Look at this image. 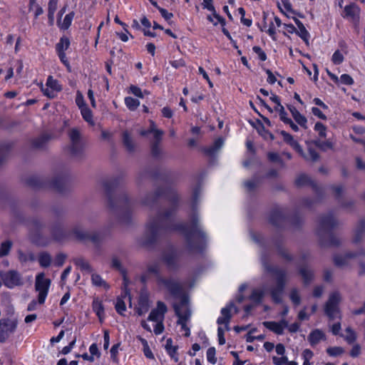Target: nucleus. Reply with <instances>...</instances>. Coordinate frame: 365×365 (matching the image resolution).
<instances>
[{
	"mask_svg": "<svg viewBox=\"0 0 365 365\" xmlns=\"http://www.w3.org/2000/svg\"><path fill=\"white\" fill-rule=\"evenodd\" d=\"M244 185L247 190L251 192L253 191L258 186L259 180L256 178H254L252 180L245 182Z\"/></svg>",
	"mask_w": 365,
	"mask_h": 365,
	"instance_id": "4d7b16f0",
	"label": "nucleus"
},
{
	"mask_svg": "<svg viewBox=\"0 0 365 365\" xmlns=\"http://www.w3.org/2000/svg\"><path fill=\"white\" fill-rule=\"evenodd\" d=\"M95 220L92 218H88L84 221L83 226L76 225L73 227L70 234L73 235L76 239L81 242L91 241L94 244H98L101 242L100 234L96 231H90L84 227H88L93 224ZM51 234L56 241H63L66 240L69 235L67 233L61 224H56L51 227Z\"/></svg>",
	"mask_w": 365,
	"mask_h": 365,
	"instance_id": "20e7f679",
	"label": "nucleus"
},
{
	"mask_svg": "<svg viewBox=\"0 0 365 365\" xmlns=\"http://www.w3.org/2000/svg\"><path fill=\"white\" fill-rule=\"evenodd\" d=\"M180 302L179 304H175L173 305V308L175 309V306H178L180 308V310L183 312L186 309H188L187 304H188V298L185 294L180 295Z\"/></svg>",
	"mask_w": 365,
	"mask_h": 365,
	"instance_id": "6e6d98bb",
	"label": "nucleus"
},
{
	"mask_svg": "<svg viewBox=\"0 0 365 365\" xmlns=\"http://www.w3.org/2000/svg\"><path fill=\"white\" fill-rule=\"evenodd\" d=\"M74 264L78 267L81 271L91 273L93 268L90 265L89 262L83 257H78L73 259Z\"/></svg>",
	"mask_w": 365,
	"mask_h": 365,
	"instance_id": "bb28decb",
	"label": "nucleus"
},
{
	"mask_svg": "<svg viewBox=\"0 0 365 365\" xmlns=\"http://www.w3.org/2000/svg\"><path fill=\"white\" fill-rule=\"evenodd\" d=\"M314 130L319 133L320 137H326V127L322 123H316Z\"/></svg>",
	"mask_w": 365,
	"mask_h": 365,
	"instance_id": "69168bd1",
	"label": "nucleus"
},
{
	"mask_svg": "<svg viewBox=\"0 0 365 365\" xmlns=\"http://www.w3.org/2000/svg\"><path fill=\"white\" fill-rule=\"evenodd\" d=\"M67 256L66 255L63 253H58L55 258L54 260V265L57 267H61L65 262V260L66 259Z\"/></svg>",
	"mask_w": 365,
	"mask_h": 365,
	"instance_id": "e2e57ef3",
	"label": "nucleus"
},
{
	"mask_svg": "<svg viewBox=\"0 0 365 365\" xmlns=\"http://www.w3.org/2000/svg\"><path fill=\"white\" fill-rule=\"evenodd\" d=\"M341 300L339 292H334L329 295L324 307L326 315L331 320H334L336 317L339 312V303Z\"/></svg>",
	"mask_w": 365,
	"mask_h": 365,
	"instance_id": "f8f14e48",
	"label": "nucleus"
},
{
	"mask_svg": "<svg viewBox=\"0 0 365 365\" xmlns=\"http://www.w3.org/2000/svg\"><path fill=\"white\" fill-rule=\"evenodd\" d=\"M252 50L255 53H257L258 55L259 58L261 61H266L267 55L259 46H255L252 48Z\"/></svg>",
	"mask_w": 365,
	"mask_h": 365,
	"instance_id": "774afa93",
	"label": "nucleus"
},
{
	"mask_svg": "<svg viewBox=\"0 0 365 365\" xmlns=\"http://www.w3.org/2000/svg\"><path fill=\"white\" fill-rule=\"evenodd\" d=\"M147 271L149 274H153L155 276L156 282L158 277L162 276L160 274V264L158 263H152L148 265Z\"/></svg>",
	"mask_w": 365,
	"mask_h": 365,
	"instance_id": "49530a36",
	"label": "nucleus"
},
{
	"mask_svg": "<svg viewBox=\"0 0 365 365\" xmlns=\"http://www.w3.org/2000/svg\"><path fill=\"white\" fill-rule=\"evenodd\" d=\"M125 104L126 105L129 110H135L139 106L140 102L138 100L133 98L132 97H125Z\"/></svg>",
	"mask_w": 365,
	"mask_h": 365,
	"instance_id": "a18cd8bd",
	"label": "nucleus"
},
{
	"mask_svg": "<svg viewBox=\"0 0 365 365\" xmlns=\"http://www.w3.org/2000/svg\"><path fill=\"white\" fill-rule=\"evenodd\" d=\"M68 137L70 139L71 153L76 158H81L83 154L84 143L82 140V135L80 130L73 128L68 131Z\"/></svg>",
	"mask_w": 365,
	"mask_h": 365,
	"instance_id": "0eeeda50",
	"label": "nucleus"
},
{
	"mask_svg": "<svg viewBox=\"0 0 365 365\" xmlns=\"http://www.w3.org/2000/svg\"><path fill=\"white\" fill-rule=\"evenodd\" d=\"M234 307L232 303L224 307L221 310L222 317H219L217 320L218 324H225L226 329L229 330L228 324L231 319L232 315L230 314L232 308Z\"/></svg>",
	"mask_w": 365,
	"mask_h": 365,
	"instance_id": "6ab92c4d",
	"label": "nucleus"
},
{
	"mask_svg": "<svg viewBox=\"0 0 365 365\" xmlns=\"http://www.w3.org/2000/svg\"><path fill=\"white\" fill-rule=\"evenodd\" d=\"M70 46V40L68 37L63 36L61 38L59 42L56 45L57 52H64Z\"/></svg>",
	"mask_w": 365,
	"mask_h": 365,
	"instance_id": "58836bf2",
	"label": "nucleus"
},
{
	"mask_svg": "<svg viewBox=\"0 0 365 365\" xmlns=\"http://www.w3.org/2000/svg\"><path fill=\"white\" fill-rule=\"evenodd\" d=\"M12 246V242L9 240L3 242L0 246V257H4L9 255Z\"/></svg>",
	"mask_w": 365,
	"mask_h": 365,
	"instance_id": "09e8293b",
	"label": "nucleus"
},
{
	"mask_svg": "<svg viewBox=\"0 0 365 365\" xmlns=\"http://www.w3.org/2000/svg\"><path fill=\"white\" fill-rule=\"evenodd\" d=\"M269 222L276 227H284L287 222H289L295 227H299L302 224L303 219L297 214L288 217L287 210L277 207L271 211Z\"/></svg>",
	"mask_w": 365,
	"mask_h": 365,
	"instance_id": "423d86ee",
	"label": "nucleus"
},
{
	"mask_svg": "<svg viewBox=\"0 0 365 365\" xmlns=\"http://www.w3.org/2000/svg\"><path fill=\"white\" fill-rule=\"evenodd\" d=\"M139 307L137 309V313L138 315H143L148 311L149 304L148 299L145 297H141L139 300Z\"/></svg>",
	"mask_w": 365,
	"mask_h": 365,
	"instance_id": "4c0bfd02",
	"label": "nucleus"
},
{
	"mask_svg": "<svg viewBox=\"0 0 365 365\" xmlns=\"http://www.w3.org/2000/svg\"><path fill=\"white\" fill-rule=\"evenodd\" d=\"M167 311L168 308L165 304L163 302L158 301L157 302V307L150 312L148 319L153 322L163 321L165 314Z\"/></svg>",
	"mask_w": 365,
	"mask_h": 365,
	"instance_id": "2eb2a0df",
	"label": "nucleus"
},
{
	"mask_svg": "<svg viewBox=\"0 0 365 365\" xmlns=\"http://www.w3.org/2000/svg\"><path fill=\"white\" fill-rule=\"evenodd\" d=\"M38 260L41 267H48L51 264L52 257L48 252H42L39 253Z\"/></svg>",
	"mask_w": 365,
	"mask_h": 365,
	"instance_id": "473e14b6",
	"label": "nucleus"
},
{
	"mask_svg": "<svg viewBox=\"0 0 365 365\" xmlns=\"http://www.w3.org/2000/svg\"><path fill=\"white\" fill-rule=\"evenodd\" d=\"M93 310L98 317L100 322H102L105 316L104 307L102 302L98 299H94L93 302Z\"/></svg>",
	"mask_w": 365,
	"mask_h": 365,
	"instance_id": "7c9ffc66",
	"label": "nucleus"
},
{
	"mask_svg": "<svg viewBox=\"0 0 365 365\" xmlns=\"http://www.w3.org/2000/svg\"><path fill=\"white\" fill-rule=\"evenodd\" d=\"M175 314L178 317V320L177 322L178 324L180 325L181 328L185 331L188 328L186 325V322L190 317V309H186L182 312L178 306H175Z\"/></svg>",
	"mask_w": 365,
	"mask_h": 365,
	"instance_id": "f3484780",
	"label": "nucleus"
},
{
	"mask_svg": "<svg viewBox=\"0 0 365 365\" xmlns=\"http://www.w3.org/2000/svg\"><path fill=\"white\" fill-rule=\"evenodd\" d=\"M18 257L20 262H26L28 261L34 262L36 260V257L34 253L29 252L27 253L21 250L18 251Z\"/></svg>",
	"mask_w": 365,
	"mask_h": 365,
	"instance_id": "79ce46f5",
	"label": "nucleus"
},
{
	"mask_svg": "<svg viewBox=\"0 0 365 365\" xmlns=\"http://www.w3.org/2000/svg\"><path fill=\"white\" fill-rule=\"evenodd\" d=\"M326 339L325 334L320 329H314L308 336V341L312 346H316L322 340Z\"/></svg>",
	"mask_w": 365,
	"mask_h": 365,
	"instance_id": "412c9836",
	"label": "nucleus"
},
{
	"mask_svg": "<svg viewBox=\"0 0 365 365\" xmlns=\"http://www.w3.org/2000/svg\"><path fill=\"white\" fill-rule=\"evenodd\" d=\"M202 6L204 9H207L212 12V14L216 12L215 8L213 5V0H203Z\"/></svg>",
	"mask_w": 365,
	"mask_h": 365,
	"instance_id": "052dcab7",
	"label": "nucleus"
},
{
	"mask_svg": "<svg viewBox=\"0 0 365 365\" xmlns=\"http://www.w3.org/2000/svg\"><path fill=\"white\" fill-rule=\"evenodd\" d=\"M29 226L30 231L37 235L44 227V224L41 220L34 218L30 221Z\"/></svg>",
	"mask_w": 365,
	"mask_h": 365,
	"instance_id": "c756f323",
	"label": "nucleus"
},
{
	"mask_svg": "<svg viewBox=\"0 0 365 365\" xmlns=\"http://www.w3.org/2000/svg\"><path fill=\"white\" fill-rule=\"evenodd\" d=\"M223 145V140L219 138L215 140L213 144L204 149L205 154L212 156L214 155Z\"/></svg>",
	"mask_w": 365,
	"mask_h": 365,
	"instance_id": "b1692460",
	"label": "nucleus"
},
{
	"mask_svg": "<svg viewBox=\"0 0 365 365\" xmlns=\"http://www.w3.org/2000/svg\"><path fill=\"white\" fill-rule=\"evenodd\" d=\"M157 284L160 287L166 289L171 295L174 297H180L182 292V287L181 284L173 277H164L159 276Z\"/></svg>",
	"mask_w": 365,
	"mask_h": 365,
	"instance_id": "1a4fd4ad",
	"label": "nucleus"
},
{
	"mask_svg": "<svg viewBox=\"0 0 365 365\" xmlns=\"http://www.w3.org/2000/svg\"><path fill=\"white\" fill-rule=\"evenodd\" d=\"M81 113L83 118L90 123L91 125H93L94 122L93 120V113L91 109L88 106H83L81 109Z\"/></svg>",
	"mask_w": 365,
	"mask_h": 365,
	"instance_id": "a19ab883",
	"label": "nucleus"
},
{
	"mask_svg": "<svg viewBox=\"0 0 365 365\" xmlns=\"http://www.w3.org/2000/svg\"><path fill=\"white\" fill-rule=\"evenodd\" d=\"M122 141L123 145L128 152L133 153L135 151V143L133 140V138L130 132H128V130H125L123 132Z\"/></svg>",
	"mask_w": 365,
	"mask_h": 365,
	"instance_id": "5701e85b",
	"label": "nucleus"
},
{
	"mask_svg": "<svg viewBox=\"0 0 365 365\" xmlns=\"http://www.w3.org/2000/svg\"><path fill=\"white\" fill-rule=\"evenodd\" d=\"M264 327L269 329L277 334H282V327H281V324H278L276 322H264L262 323Z\"/></svg>",
	"mask_w": 365,
	"mask_h": 365,
	"instance_id": "e433bc0d",
	"label": "nucleus"
},
{
	"mask_svg": "<svg viewBox=\"0 0 365 365\" xmlns=\"http://www.w3.org/2000/svg\"><path fill=\"white\" fill-rule=\"evenodd\" d=\"M126 294L127 293L125 294L124 297H118L115 304L116 312L121 315L123 314V312L126 309L125 303L123 299V297H125Z\"/></svg>",
	"mask_w": 365,
	"mask_h": 365,
	"instance_id": "c03bdc74",
	"label": "nucleus"
},
{
	"mask_svg": "<svg viewBox=\"0 0 365 365\" xmlns=\"http://www.w3.org/2000/svg\"><path fill=\"white\" fill-rule=\"evenodd\" d=\"M287 108L289 110V111L291 112L292 117L294 118L295 121L300 126H302V128L306 129L307 128V118L303 115H302L294 106H288Z\"/></svg>",
	"mask_w": 365,
	"mask_h": 365,
	"instance_id": "4be33fe9",
	"label": "nucleus"
},
{
	"mask_svg": "<svg viewBox=\"0 0 365 365\" xmlns=\"http://www.w3.org/2000/svg\"><path fill=\"white\" fill-rule=\"evenodd\" d=\"M365 234V219H361L354 231L353 242L355 244L361 242Z\"/></svg>",
	"mask_w": 365,
	"mask_h": 365,
	"instance_id": "a211bd4d",
	"label": "nucleus"
},
{
	"mask_svg": "<svg viewBox=\"0 0 365 365\" xmlns=\"http://www.w3.org/2000/svg\"><path fill=\"white\" fill-rule=\"evenodd\" d=\"M165 349L170 357L173 359L175 362H178L179 360L178 357L177 356L178 347L173 346V341L171 339H168L166 340Z\"/></svg>",
	"mask_w": 365,
	"mask_h": 365,
	"instance_id": "f704fd0d",
	"label": "nucleus"
},
{
	"mask_svg": "<svg viewBox=\"0 0 365 365\" xmlns=\"http://www.w3.org/2000/svg\"><path fill=\"white\" fill-rule=\"evenodd\" d=\"M360 256L365 257L364 248H360L356 252H349L344 255H336L334 257V262L336 266L344 267L349 265L350 259Z\"/></svg>",
	"mask_w": 365,
	"mask_h": 365,
	"instance_id": "4468645a",
	"label": "nucleus"
},
{
	"mask_svg": "<svg viewBox=\"0 0 365 365\" xmlns=\"http://www.w3.org/2000/svg\"><path fill=\"white\" fill-rule=\"evenodd\" d=\"M295 184L297 187L310 185L317 193H321L322 188L318 186L317 182L313 181L308 175L305 174L299 175L298 178L295 180Z\"/></svg>",
	"mask_w": 365,
	"mask_h": 365,
	"instance_id": "dca6fc26",
	"label": "nucleus"
},
{
	"mask_svg": "<svg viewBox=\"0 0 365 365\" xmlns=\"http://www.w3.org/2000/svg\"><path fill=\"white\" fill-rule=\"evenodd\" d=\"M344 349L340 346L329 347L327 349V354L331 356H336L344 353Z\"/></svg>",
	"mask_w": 365,
	"mask_h": 365,
	"instance_id": "5fc2aeb1",
	"label": "nucleus"
},
{
	"mask_svg": "<svg viewBox=\"0 0 365 365\" xmlns=\"http://www.w3.org/2000/svg\"><path fill=\"white\" fill-rule=\"evenodd\" d=\"M29 186L33 188H41L46 187V182L37 176H31L26 180Z\"/></svg>",
	"mask_w": 365,
	"mask_h": 365,
	"instance_id": "cd10ccee",
	"label": "nucleus"
},
{
	"mask_svg": "<svg viewBox=\"0 0 365 365\" xmlns=\"http://www.w3.org/2000/svg\"><path fill=\"white\" fill-rule=\"evenodd\" d=\"M276 247L278 250L279 254L286 259L287 260H292V257L288 254V252L285 250L284 247H282L280 245L278 244V242H276Z\"/></svg>",
	"mask_w": 365,
	"mask_h": 365,
	"instance_id": "338daca9",
	"label": "nucleus"
},
{
	"mask_svg": "<svg viewBox=\"0 0 365 365\" xmlns=\"http://www.w3.org/2000/svg\"><path fill=\"white\" fill-rule=\"evenodd\" d=\"M268 159L272 162L279 163L282 166H284V164L279 157V154L277 153H269L267 154Z\"/></svg>",
	"mask_w": 365,
	"mask_h": 365,
	"instance_id": "0e129e2a",
	"label": "nucleus"
},
{
	"mask_svg": "<svg viewBox=\"0 0 365 365\" xmlns=\"http://www.w3.org/2000/svg\"><path fill=\"white\" fill-rule=\"evenodd\" d=\"M331 60L335 65H339L343 62L344 56L342 53L337 50L334 53Z\"/></svg>",
	"mask_w": 365,
	"mask_h": 365,
	"instance_id": "680f3d73",
	"label": "nucleus"
},
{
	"mask_svg": "<svg viewBox=\"0 0 365 365\" xmlns=\"http://www.w3.org/2000/svg\"><path fill=\"white\" fill-rule=\"evenodd\" d=\"M289 297L294 304L297 306L301 303V297L297 289H292L291 290Z\"/></svg>",
	"mask_w": 365,
	"mask_h": 365,
	"instance_id": "864d4df0",
	"label": "nucleus"
},
{
	"mask_svg": "<svg viewBox=\"0 0 365 365\" xmlns=\"http://www.w3.org/2000/svg\"><path fill=\"white\" fill-rule=\"evenodd\" d=\"M281 135L283 137V140L287 144H289L292 148H293L297 153L300 155H303V149L302 146L299 144L297 141H296L293 136L289 133H287L284 130H282L280 132Z\"/></svg>",
	"mask_w": 365,
	"mask_h": 365,
	"instance_id": "aec40b11",
	"label": "nucleus"
},
{
	"mask_svg": "<svg viewBox=\"0 0 365 365\" xmlns=\"http://www.w3.org/2000/svg\"><path fill=\"white\" fill-rule=\"evenodd\" d=\"M51 285V280L45 278L44 273H39L36 277L35 289L38 292V302L41 304L45 302L48 289Z\"/></svg>",
	"mask_w": 365,
	"mask_h": 365,
	"instance_id": "9d476101",
	"label": "nucleus"
},
{
	"mask_svg": "<svg viewBox=\"0 0 365 365\" xmlns=\"http://www.w3.org/2000/svg\"><path fill=\"white\" fill-rule=\"evenodd\" d=\"M200 192L201 187L198 185L193 190V213L190 217L188 223L177 222L175 220L179 196L174 189L158 187L153 192L145 195L142 198L141 202L151 210L158 204L159 199L162 197L170 202V206L168 208L159 210L155 215L149 216L142 238L143 244L145 245H153L165 234L173 231H179L184 235L188 248L191 251H202L205 246L207 237L201 229L199 215L195 210Z\"/></svg>",
	"mask_w": 365,
	"mask_h": 365,
	"instance_id": "f257e3e1",
	"label": "nucleus"
},
{
	"mask_svg": "<svg viewBox=\"0 0 365 365\" xmlns=\"http://www.w3.org/2000/svg\"><path fill=\"white\" fill-rule=\"evenodd\" d=\"M121 178H111L103 181L102 185L107 195V207L120 225H128L132 221V207L127 195L116 189Z\"/></svg>",
	"mask_w": 365,
	"mask_h": 365,
	"instance_id": "f03ea898",
	"label": "nucleus"
},
{
	"mask_svg": "<svg viewBox=\"0 0 365 365\" xmlns=\"http://www.w3.org/2000/svg\"><path fill=\"white\" fill-rule=\"evenodd\" d=\"M313 143L323 151H326L328 149H331L333 145L330 141H322L320 140H316L313 141Z\"/></svg>",
	"mask_w": 365,
	"mask_h": 365,
	"instance_id": "8fccbe9b",
	"label": "nucleus"
},
{
	"mask_svg": "<svg viewBox=\"0 0 365 365\" xmlns=\"http://www.w3.org/2000/svg\"><path fill=\"white\" fill-rule=\"evenodd\" d=\"M306 160H311L312 162H316L319 159V155L318 153L311 147L308 148V155H305L303 153V155H301Z\"/></svg>",
	"mask_w": 365,
	"mask_h": 365,
	"instance_id": "37998d69",
	"label": "nucleus"
},
{
	"mask_svg": "<svg viewBox=\"0 0 365 365\" xmlns=\"http://www.w3.org/2000/svg\"><path fill=\"white\" fill-rule=\"evenodd\" d=\"M11 145L9 143H2L0 144V165L5 160L6 156V150L9 148H11Z\"/></svg>",
	"mask_w": 365,
	"mask_h": 365,
	"instance_id": "bf43d9fd",
	"label": "nucleus"
},
{
	"mask_svg": "<svg viewBox=\"0 0 365 365\" xmlns=\"http://www.w3.org/2000/svg\"><path fill=\"white\" fill-rule=\"evenodd\" d=\"M215 347H210L207 351V361L212 364H215L217 362V358L215 357Z\"/></svg>",
	"mask_w": 365,
	"mask_h": 365,
	"instance_id": "13d9d810",
	"label": "nucleus"
},
{
	"mask_svg": "<svg viewBox=\"0 0 365 365\" xmlns=\"http://www.w3.org/2000/svg\"><path fill=\"white\" fill-rule=\"evenodd\" d=\"M294 22L299 28V31L296 30V33L298 36L307 43H309V34L306 29L304 24L297 19L294 18Z\"/></svg>",
	"mask_w": 365,
	"mask_h": 365,
	"instance_id": "393cba45",
	"label": "nucleus"
},
{
	"mask_svg": "<svg viewBox=\"0 0 365 365\" xmlns=\"http://www.w3.org/2000/svg\"><path fill=\"white\" fill-rule=\"evenodd\" d=\"M73 16H74L73 11H71L69 14H68L67 15H66V16L64 17L63 21L62 24L61 25V28L64 30L68 29L71 24Z\"/></svg>",
	"mask_w": 365,
	"mask_h": 365,
	"instance_id": "603ef678",
	"label": "nucleus"
},
{
	"mask_svg": "<svg viewBox=\"0 0 365 365\" xmlns=\"http://www.w3.org/2000/svg\"><path fill=\"white\" fill-rule=\"evenodd\" d=\"M18 322L16 319L3 318L0 319V343L6 342L16 331Z\"/></svg>",
	"mask_w": 365,
	"mask_h": 365,
	"instance_id": "9b49d317",
	"label": "nucleus"
},
{
	"mask_svg": "<svg viewBox=\"0 0 365 365\" xmlns=\"http://www.w3.org/2000/svg\"><path fill=\"white\" fill-rule=\"evenodd\" d=\"M137 339L140 341L141 344L143 346V353L145 356L148 359H153L154 356L151 351V349L149 347L147 340L140 336H137Z\"/></svg>",
	"mask_w": 365,
	"mask_h": 365,
	"instance_id": "ea45409f",
	"label": "nucleus"
},
{
	"mask_svg": "<svg viewBox=\"0 0 365 365\" xmlns=\"http://www.w3.org/2000/svg\"><path fill=\"white\" fill-rule=\"evenodd\" d=\"M299 274H301L305 284H309L314 277L312 270L307 267H301L299 269Z\"/></svg>",
	"mask_w": 365,
	"mask_h": 365,
	"instance_id": "c9c22d12",
	"label": "nucleus"
},
{
	"mask_svg": "<svg viewBox=\"0 0 365 365\" xmlns=\"http://www.w3.org/2000/svg\"><path fill=\"white\" fill-rule=\"evenodd\" d=\"M359 9L355 4H351L345 6L342 16L344 18L354 19L357 14Z\"/></svg>",
	"mask_w": 365,
	"mask_h": 365,
	"instance_id": "c85d7f7f",
	"label": "nucleus"
},
{
	"mask_svg": "<svg viewBox=\"0 0 365 365\" xmlns=\"http://www.w3.org/2000/svg\"><path fill=\"white\" fill-rule=\"evenodd\" d=\"M339 225V222L332 212H328L319 217L317 234L323 247H337L341 244L340 240L331 230Z\"/></svg>",
	"mask_w": 365,
	"mask_h": 365,
	"instance_id": "39448f33",
	"label": "nucleus"
},
{
	"mask_svg": "<svg viewBox=\"0 0 365 365\" xmlns=\"http://www.w3.org/2000/svg\"><path fill=\"white\" fill-rule=\"evenodd\" d=\"M262 262L265 270L272 274L276 283L272 286L264 284L262 289L253 290L250 295V299L259 303L264 294L269 293L274 303L280 304L287 281V272L284 269L269 265L264 259H262Z\"/></svg>",
	"mask_w": 365,
	"mask_h": 365,
	"instance_id": "7ed1b4c3",
	"label": "nucleus"
},
{
	"mask_svg": "<svg viewBox=\"0 0 365 365\" xmlns=\"http://www.w3.org/2000/svg\"><path fill=\"white\" fill-rule=\"evenodd\" d=\"M0 277L4 284L10 289L23 284L20 274L15 270L0 272Z\"/></svg>",
	"mask_w": 365,
	"mask_h": 365,
	"instance_id": "ddd939ff",
	"label": "nucleus"
},
{
	"mask_svg": "<svg viewBox=\"0 0 365 365\" xmlns=\"http://www.w3.org/2000/svg\"><path fill=\"white\" fill-rule=\"evenodd\" d=\"M46 86L53 89V91H60L61 90V86L58 84L57 80L53 79L51 76H49L47 78Z\"/></svg>",
	"mask_w": 365,
	"mask_h": 365,
	"instance_id": "de8ad7c7",
	"label": "nucleus"
},
{
	"mask_svg": "<svg viewBox=\"0 0 365 365\" xmlns=\"http://www.w3.org/2000/svg\"><path fill=\"white\" fill-rule=\"evenodd\" d=\"M345 331L346 335L344 336V339L347 341L348 344H353L356 339L355 331L351 327H347L345 329Z\"/></svg>",
	"mask_w": 365,
	"mask_h": 365,
	"instance_id": "3c124183",
	"label": "nucleus"
},
{
	"mask_svg": "<svg viewBox=\"0 0 365 365\" xmlns=\"http://www.w3.org/2000/svg\"><path fill=\"white\" fill-rule=\"evenodd\" d=\"M49 139L50 138L48 135H41L31 140V145L33 148L36 149H43L48 142Z\"/></svg>",
	"mask_w": 365,
	"mask_h": 365,
	"instance_id": "a878e982",
	"label": "nucleus"
},
{
	"mask_svg": "<svg viewBox=\"0 0 365 365\" xmlns=\"http://www.w3.org/2000/svg\"><path fill=\"white\" fill-rule=\"evenodd\" d=\"M180 253L173 247L165 250L161 259L169 270L175 271L180 268Z\"/></svg>",
	"mask_w": 365,
	"mask_h": 365,
	"instance_id": "6e6552de",
	"label": "nucleus"
},
{
	"mask_svg": "<svg viewBox=\"0 0 365 365\" xmlns=\"http://www.w3.org/2000/svg\"><path fill=\"white\" fill-rule=\"evenodd\" d=\"M91 282L92 284L96 287H103L105 289H108L110 286L108 283L103 279V278L96 273H93L91 274Z\"/></svg>",
	"mask_w": 365,
	"mask_h": 365,
	"instance_id": "2f4dec72",
	"label": "nucleus"
},
{
	"mask_svg": "<svg viewBox=\"0 0 365 365\" xmlns=\"http://www.w3.org/2000/svg\"><path fill=\"white\" fill-rule=\"evenodd\" d=\"M50 185L56 191L63 192L65 190V180L62 177H56L51 182Z\"/></svg>",
	"mask_w": 365,
	"mask_h": 365,
	"instance_id": "72a5a7b5",
	"label": "nucleus"
}]
</instances>
